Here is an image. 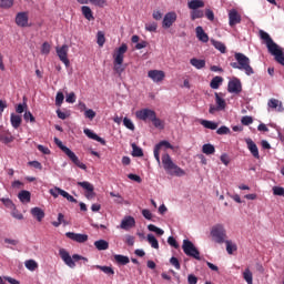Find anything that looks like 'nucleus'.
<instances>
[{
	"instance_id": "nucleus-1",
	"label": "nucleus",
	"mask_w": 284,
	"mask_h": 284,
	"mask_svg": "<svg viewBox=\"0 0 284 284\" xmlns=\"http://www.w3.org/2000/svg\"><path fill=\"white\" fill-rule=\"evenodd\" d=\"M234 57L236 62H231V68L234 70H242L247 77H252V74H254V68L250 64V58L243 53H235Z\"/></svg>"
},
{
	"instance_id": "nucleus-2",
	"label": "nucleus",
	"mask_w": 284,
	"mask_h": 284,
	"mask_svg": "<svg viewBox=\"0 0 284 284\" xmlns=\"http://www.w3.org/2000/svg\"><path fill=\"white\" fill-rule=\"evenodd\" d=\"M162 165L168 174L171 176H185V171L181 166L176 165L170 154L162 155Z\"/></svg>"
},
{
	"instance_id": "nucleus-3",
	"label": "nucleus",
	"mask_w": 284,
	"mask_h": 284,
	"mask_svg": "<svg viewBox=\"0 0 284 284\" xmlns=\"http://www.w3.org/2000/svg\"><path fill=\"white\" fill-rule=\"evenodd\" d=\"M54 143L62 152H64L68 159H70V161H72V163L77 165V168H80V170H88V166L83 164L81 160H79V156H77V154L72 150H70V148L63 145V142L59 140V138H54Z\"/></svg>"
},
{
	"instance_id": "nucleus-4",
	"label": "nucleus",
	"mask_w": 284,
	"mask_h": 284,
	"mask_svg": "<svg viewBox=\"0 0 284 284\" xmlns=\"http://www.w3.org/2000/svg\"><path fill=\"white\" fill-rule=\"evenodd\" d=\"M182 250L186 256H190L191 258H195V261H201V252L194 243L190 240H183Z\"/></svg>"
},
{
	"instance_id": "nucleus-5",
	"label": "nucleus",
	"mask_w": 284,
	"mask_h": 284,
	"mask_svg": "<svg viewBox=\"0 0 284 284\" xmlns=\"http://www.w3.org/2000/svg\"><path fill=\"white\" fill-rule=\"evenodd\" d=\"M59 254L62 261H64L65 265L71 268L77 267V263H74V261H88V258L79 254H73L72 256H70V253H68V251H65L64 248H61L59 251Z\"/></svg>"
},
{
	"instance_id": "nucleus-6",
	"label": "nucleus",
	"mask_w": 284,
	"mask_h": 284,
	"mask_svg": "<svg viewBox=\"0 0 284 284\" xmlns=\"http://www.w3.org/2000/svg\"><path fill=\"white\" fill-rule=\"evenodd\" d=\"M211 236L215 243H219L221 245L225 243V240L227 239V233L222 224H216L211 230Z\"/></svg>"
},
{
	"instance_id": "nucleus-7",
	"label": "nucleus",
	"mask_w": 284,
	"mask_h": 284,
	"mask_svg": "<svg viewBox=\"0 0 284 284\" xmlns=\"http://www.w3.org/2000/svg\"><path fill=\"white\" fill-rule=\"evenodd\" d=\"M161 148H165V150H174V146L169 141L163 140L160 143H158L154 146L153 154H154L155 161H158L159 164H161V155H160Z\"/></svg>"
},
{
	"instance_id": "nucleus-8",
	"label": "nucleus",
	"mask_w": 284,
	"mask_h": 284,
	"mask_svg": "<svg viewBox=\"0 0 284 284\" xmlns=\"http://www.w3.org/2000/svg\"><path fill=\"white\" fill-rule=\"evenodd\" d=\"M227 92L231 94H241V92H243V84H241V80L237 78L230 80L227 84Z\"/></svg>"
},
{
	"instance_id": "nucleus-9",
	"label": "nucleus",
	"mask_w": 284,
	"mask_h": 284,
	"mask_svg": "<svg viewBox=\"0 0 284 284\" xmlns=\"http://www.w3.org/2000/svg\"><path fill=\"white\" fill-rule=\"evenodd\" d=\"M55 52L60 61L64 63V65L68 68V65H70V60L68 59V52H69L68 44H63L62 47H57Z\"/></svg>"
},
{
	"instance_id": "nucleus-10",
	"label": "nucleus",
	"mask_w": 284,
	"mask_h": 284,
	"mask_svg": "<svg viewBox=\"0 0 284 284\" xmlns=\"http://www.w3.org/2000/svg\"><path fill=\"white\" fill-rule=\"evenodd\" d=\"M78 185L82 190H85L84 195L89 201H92V199H94V196H97V193H94V185H92V183L84 181V182H78Z\"/></svg>"
},
{
	"instance_id": "nucleus-11",
	"label": "nucleus",
	"mask_w": 284,
	"mask_h": 284,
	"mask_svg": "<svg viewBox=\"0 0 284 284\" xmlns=\"http://www.w3.org/2000/svg\"><path fill=\"white\" fill-rule=\"evenodd\" d=\"M155 114H156V111L154 110L141 109L140 111H136L135 116L140 119V121H152Z\"/></svg>"
},
{
	"instance_id": "nucleus-12",
	"label": "nucleus",
	"mask_w": 284,
	"mask_h": 284,
	"mask_svg": "<svg viewBox=\"0 0 284 284\" xmlns=\"http://www.w3.org/2000/svg\"><path fill=\"white\" fill-rule=\"evenodd\" d=\"M125 52H128V44L122 43L113 54V63H123V59L125 57Z\"/></svg>"
},
{
	"instance_id": "nucleus-13",
	"label": "nucleus",
	"mask_w": 284,
	"mask_h": 284,
	"mask_svg": "<svg viewBox=\"0 0 284 284\" xmlns=\"http://www.w3.org/2000/svg\"><path fill=\"white\" fill-rule=\"evenodd\" d=\"M243 21L241 13L236 9H231L229 11V26L234 28V26H239Z\"/></svg>"
},
{
	"instance_id": "nucleus-14",
	"label": "nucleus",
	"mask_w": 284,
	"mask_h": 284,
	"mask_svg": "<svg viewBox=\"0 0 284 284\" xmlns=\"http://www.w3.org/2000/svg\"><path fill=\"white\" fill-rule=\"evenodd\" d=\"M148 77L152 79L154 83H161V81L165 79V72L161 70H150Z\"/></svg>"
},
{
	"instance_id": "nucleus-15",
	"label": "nucleus",
	"mask_w": 284,
	"mask_h": 284,
	"mask_svg": "<svg viewBox=\"0 0 284 284\" xmlns=\"http://www.w3.org/2000/svg\"><path fill=\"white\" fill-rule=\"evenodd\" d=\"M176 22V12H168L162 21V28H172Z\"/></svg>"
},
{
	"instance_id": "nucleus-16",
	"label": "nucleus",
	"mask_w": 284,
	"mask_h": 284,
	"mask_svg": "<svg viewBox=\"0 0 284 284\" xmlns=\"http://www.w3.org/2000/svg\"><path fill=\"white\" fill-rule=\"evenodd\" d=\"M67 239L75 241V243H85L88 241V234L68 232L65 233Z\"/></svg>"
},
{
	"instance_id": "nucleus-17",
	"label": "nucleus",
	"mask_w": 284,
	"mask_h": 284,
	"mask_svg": "<svg viewBox=\"0 0 284 284\" xmlns=\"http://www.w3.org/2000/svg\"><path fill=\"white\" fill-rule=\"evenodd\" d=\"M245 143L252 156H254V159H261V155L258 154V146L256 145V143L250 138L245 140Z\"/></svg>"
},
{
	"instance_id": "nucleus-18",
	"label": "nucleus",
	"mask_w": 284,
	"mask_h": 284,
	"mask_svg": "<svg viewBox=\"0 0 284 284\" xmlns=\"http://www.w3.org/2000/svg\"><path fill=\"white\" fill-rule=\"evenodd\" d=\"M28 20H29L28 12H19L16 16V23L20 28H28Z\"/></svg>"
},
{
	"instance_id": "nucleus-19",
	"label": "nucleus",
	"mask_w": 284,
	"mask_h": 284,
	"mask_svg": "<svg viewBox=\"0 0 284 284\" xmlns=\"http://www.w3.org/2000/svg\"><path fill=\"white\" fill-rule=\"evenodd\" d=\"M136 225V221L132 216H126L122 220L120 227L122 230H130Z\"/></svg>"
},
{
	"instance_id": "nucleus-20",
	"label": "nucleus",
	"mask_w": 284,
	"mask_h": 284,
	"mask_svg": "<svg viewBox=\"0 0 284 284\" xmlns=\"http://www.w3.org/2000/svg\"><path fill=\"white\" fill-rule=\"evenodd\" d=\"M195 34L199 41H202V43H207V41H210V37L207 36V33H205V30H203V27H196Z\"/></svg>"
},
{
	"instance_id": "nucleus-21",
	"label": "nucleus",
	"mask_w": 284,
	"mask_h": 284,
	"mask_svg": "<svg viewBox=\"0 0 284 284\" xmlns=\"http://www.w3.org/2000/svg\"><path fill=\"white\" fill-rule=\"evenodd\" d=\"M31 214L33 219H37V221L39 223H41L43 221V219H45V212H43V210L41 207H33L31 209Z\"/></svg>"
},
{
	"instance_id": "nucleus-22",
	"label": "nucleus",
	"mask_w": 284,
	"mask_h": 284,
	"mask_svg": "<svg viewBox=\"0 0 284 284\" xmlns=\"http://www.w3.org/2000/svg\"><path fill=\"white\" fill-rule=\"evenodd\" d=\"M267 105L272 110H276V112H283V110H284L283 102H281L280 100H276V99H270L267 102Z\"/></svg>"
},
{
	"instance_id": "nucleus-23",
	"label": "nucleus",
	"mask_w": 284,
	"mask_h": 284,
	"mask_svg": "<svg viewBox=\"0 0 284 284\" xmlns=\"http://www.w3.org/2000/svg\"><path fill=\"white\" fill-rule=\"evenodd\" d=\"M84 134L92 139L93 141H98V143H101V145H105V140L103 138L99 136L97 133L92 132L90 129H84Z\"/></svg>"
},
{
	"instance_id": "nucleus-24",
	"label": "nucleus",
	"mask_w": 284,
	"mask_h": 284,
	"mask_svg": "<svg viewBox=\"0 0 284 284\" xmlns=\"http://www.w3.org/2000/svg\"><path fill=\"white\" fill-rule=\"evenodd\" d=\"M18 199L21 203H30L31 199H32V194L30 193V191L27 190H22L19 194H18Z\"/></svg>"
},
{
	"instance_id": "nucleus-25",
	"label": "nucleus",
	"mask_w": 284,
	"mask_h": 284,
	"mask_svg": "<svg viewBox=\"0 0 284 284\" xmlns=\"http://www.w3.org/2000/svg\"><path fill=\"white\" fill-rule=\"evenodd\" d=\"M10 121H11V125H12V128H14V130H19V128H21V123H22L21 115L11 113Z\"/></svg>"
},
{
	"instance_id": "nucleus-26",
	"label": "nucleus",
	"mask_w": 284,
	"mask_h": 284,
	"mask_svg": "<svg viewBox=\"0 0 284 284\" xmlns=\"http://www.w3.org/2000/svg\"><path fill=\"white\" fill-rule=\"evenodd\" d=\"M151 123H153V125H154V128H156V130H165V121L158 118L156 113L154 114L153 119L151 120Z\"/></svg>"
},
{
	"instance_id": "nucleus-27",
	"label": "nucleus",
	"mask_w": 284,
	"mask_h": 284,
	"mask_svg": "<svg viewBox=\"0 0 284 284\" xmlns=\"http://www.w3.org/2000/svg\"><path fill=\"white\" fill-rule=\"evenodd\" d=\"M94 246L97 250H99V252H103L110 248V243H108L105 240H98L94 242Z\"/></svg>"
},
{
	"instance_id": "nucleus-28",
	"label": "nucleus",
	"mask_w": 284,
	"mask_h": 284,
	"mask_svg": "<svg viewBox=\"0 0 284 284\" xmlns=\"http://www.w3.org/2000/svg\"><path fill=\"white\" fill-rule=\"evenodd\" d=\"M190 63L196 70H203V68H205V60L193 58L190 60Z\"/></svg>"
},
{
	"instance_id": "nucleus-29",
	"label": "nucleus",
	"mask_w": 284,
	"mask_h": 284,
	"mask_svg": "<svg viewBox=\"0 0 284 284\" xmlns=\"http://www.w3.org/2000/svg\"><path fill=\"white\" fill-rule=\"evenodd\" d=\"M81 10H82L83 17H84L88 21H94V16H93L92 9H90V7L83 6V7L81 8Z\"/></svg>"
},
{
	"instance_id": "nucleus-30",
	"label": "nucleus",
	"mask_w": 284,
	"mask_h": 284,
	"mask_svg": "<svg viewBox=\"0 0 284 284\" xmlns=\"http://www.w3.org/2000/svg\"><path fill=\"white\" fill-rule=\"evenodd\" d=\"M189 8L190 10H199V8H205V2H203V0H191Z\"/></svg>"
},
{
	"instance_id": "nucleus-31",
	"label": "nucleus",
	"mask_w": 284,
	"mask_h": 284,
	"mask_svg": "<svg viewBox=\"0 0 284 284\" xmlns=\"http://www.w3.org/2000/svg\"><path fill=\"white\" fill-rule=\"evenodd\" d=\"M24 267H27V270H29V272H34V271L39 270V263H37V261H34V260H27L24 262Z\"/></svg>"
},
{
	"instance_id": "nucleus-32",
	"label": "nucleus",
	"mask_w": 284,
	"mask_h": 284,
	"mask_svg": "<svg viewBox=\"0 0 284 284\" xmlns=\"http://www.w3.org/2000/svg\"><path fill=\"white\" fill-rule=\"evenodd\" d=\"M221 83H223V78L216 75L211 80L210 87L212 88V90H219V88H221Z\"/></svg>"
},
{
	"instance_id": "nucleus-33",
	"label": "nucleus",
	"mask_w": 284,
	"mask_h": 284,
	"mask_svg": "<svg viewBox=\"0 0 284 284\" xmlns=\"http://www.w3.org/2000/svg\"><path fill=\"white\" fill-rule=\"evenodd\" d=\"M215 103L217 105V110H225V108L227 106L225 99L221 98L219 93H215Z\"/></svg>"
},
{
	"instance_id": "nucleus-34",
	"label": "nucleus",
	"mask_w": 284,
	"mask_h": 284,
	"mask_svg": "<svg viewBox=\"0 0 284 284\" xmlns=\"http://www.w3.org/2000/svg\"><path fill=\"white\" fill-rule=\"evenodd\" d=\"M114 261L118 263V265H128V263H130V257L118 254L114 255Z\"/></svg>"
},
{
	"instance_id": "nucleus-35",
	"label": "nucleus",
	"mask_w": 284,
	"mask_h": 284,
	"mask_svg": "<svg viewBox=\"0 0 284 284\" xmlns=\"http://www.w3.org/2000/svg\"><path fill=\"white\" fill-rule=\"evenodd\" d=\"M201 125H203V128H206V130H216L219 128V124L210 120H202Z\"/></svg>"
},
{
	"instance_id": "nucleus-36",
	"label": "nucleus",
	"mask_w": 284,
	"mask_h": 284,
	"mask_svg": "<svg viewBox=\"0 0 284 284\" xmlns=\"http://www.w3.org/2000/svg\"><path fill=\"white\" fill-rule=\"evenodd\" d=\"M146 240L148 243L151 244V247H153V250H159V240H156L153 234H148Z\"/></svg>"
},
{
	"instance_id": "nucleus-37",
	"label": "nucleus",
	"mask_w": 284,
	"mask_h": 284,
	"mask_svg": "<svg viewBox=\"0 0 284 284\" xmlns=\"http://www.w3.org/2000/svg\"><path fill=\"white\" fill-rule=\"evenodd\" d=\"M148 230L149 232H154L155 234H158V236H163L165 234V231H163V229H160L154 224H149Z\"/></svg>"
},
{
	"instance_id": "nucleus-38",
	"label": "nucleus",
	"mask_w": 284,
	"mask_h": 284,
	"mask_svg": "<svg viewBox=\"0 0 284 284\" xmlns=\"http://www.w3.org/2000/svg\"><path fill=\"white\" fill-rule=\"evenodd\" d=\"M1 203L7 206L9 210H17V206L14 205V202L8 197H1L0 199Z\"/></svg>"
},
{
	"instance_id": "nucleus-39",
	"label": "nucleus",
	"mask_w": 284,
	"mask_h": 284,
	"mask_svg": "<svg viewBox=\"0 0 284 284\" xmlns=\"http://www.w3.org/2000/svg\"><path fill=\"white\" fill-rule=\"evenodd\" d=\"M204 14L203 10L194 9L191 11V20L196 21V19H203Z\"/></svg>"
},
{
	"instance_id": "nucleus-40",
	"label": "nucleus",
	"mask_w": 284,
	"mask_h": 284,
	"mask_svg": "<svg viewBox=\"0 0 284 284\" xmlns=\"http://www.w3.org/2000/svg\"><path fill=\"white\" fill-rule=\"evenodd\" d=\"M225 244H226L227 254H234V252H236V250H239L236 244L232 243V241H230V240H226Z\"/></svg>"
},
{
	"instance_id": "nucleus-41",
	"label": "nucleus",
	"mask_w": 284,
	"mask_h": 284,
	"mask_svg": "<svg viewBox=\"0 0 284 284\" xmlns=\"http://www.w3.org/2000/svg\"><path fill=\"white\" fill-rule=\"evenodd\" d=\"M95 268L97 270H101V272H103L108 276H114V270L112 267H110V266L97 265Z\"/></svg>"
},
{
	"instance_id": "nucleus-42",
	"label": "nucleus",
	"mask_w": 284,
	"mask_h": 284,
	"mask_svg": "<svg viewBox=\"0 0 284 284\" xmlns=\"http://www.w3.org/2000/svg\"><path fill=\"white\" fill-rule=\"evenodd\" d=\"M202 152L203 154L210 155V154H214V152H216V149L212 144H204L202 146Z\"/></svg>"
},
{
	"instance_id": "nucleus-43",
	"label": "nucleus",
	"mask_w": 284,
	"mask_h": 284,
	"mask_svg": "<svg viewBox=\"0 0 284 284\" xmlns=\"http://www.w3.org/2000/svg\"><path fill=\"white\" fill-rule=\"evenodd\" d=\"M0 141L1 143H4V145H8V143L14 141V136H12V134H0Z\"/></svg>"
},
{
	"instance_id": "nucleus-44",
	"label": "nucleus",
	"mask_w": 284,
	"mask_h": 284,
	"mask_svg": "<svg viewBox=\"0 0 284 284\" xmlns=\"http://www.w3.org/2000/svg\"><path fill=\"white\" fill-rule=\"evenodd\" d=\"M213 45L216 50H219L222 54H225L227 52V48L225 44L221 41H213Z\"/></svg>"
},
{
	"instance_id": "nucleus-45",
	"label": "nucleus",
	"mask_w": 284,
	"mask_h": 284,
	"mask_svg": "<svg viewBox=\"0 0 284 284\" xmlns=\"http://www.w3.org/2000/svg\"><path fill=\"white\" fill-rule=\"evenodd\" d=\"M14 6V0H0V8L3 10H10Z\"/></svg>"
},
{
	"instance_id": "nucleus-46",
	"label": "nucleus",
	"mask_w": 284,
	"mask_h": 284,
	"mask_svg": "<svg viewBox=\"0 0 284 284\" xmlns=\"http://www.w3.org/2000/svg\"><path fill=\"white\" fill-rule=\"evenodd\" d=\"M132 146V156H143V149L139 148L135 143L131 144Z\"/></svg>"
},
{
	"instance_id": "nucleus-47",
	"label": "nucleus",
	"mask_w": 284,
	"mask_h": 284,
	"mask_svg": "<svg viewBox=\"0 0 284 284\" xmlns=\"http://www.w3.org/2000/svg\"><path fill=\"white\" fill-rule=\"evenodd\" d=\"M113 70L114 72H116V74H119V77H121V74H123V72H125V67H123V63H116L113 62Z\"/></svg>"
},
{
	"instance_id": "nucleus-48",
	"label": "nucleus",
	"mask_w": 284,
	"mask_h": 284,
	"mask_svg": "<svg viewBox=\"0 0 284 284\" xmlns=\"http://www.w3.org/2000/svg\"><path fill=\"white\" fill-rule=\"evenodd\" d=\"M243 278L246 281L247 284H253V275L250 268H246L243 273Z\"/></svg>"
},
{
	"instance_id": "nucleus-49",
	"label": "nucleus",
	"mask_w": 284,
	"mask_h": 284,
	"mask_svg": "<svg viewBox=\"0 0 284 284\" xmlns=\"http://www.w3.org/2000/svg\"><path fill=\"white\" fill-rule=\"evenodd\" d=\"M97 43L98 45H100V48H103V45L105 44V33H103L102 31H99L97 34Z\"/></svg>"
},
{
	"instance_id": "nucleus-50",
	"label": "nucleus",
	"mask_w": 284,
	"mask_h": 284,
	"mask_svg": "<svg viewBox=\"0 0 284 284\" xmlns=\"http://www.w3.org/2000/svg\"><path fill=\"white\" fill-rule=\"evenodd\" d=\"M123 125L124 128H126L128 130H131L132 132H134L135 130L134 123L129 118L123 119Z\"/></svg>"
},
{
	"instance_id": "nucleus-51",
	"label": "nucleus",
	"mask_w": 284,
	"mask_h": 284,
	"mask_svg": "<svg viewBox=\"0 0 284 284\" xmlns=\"http://www.w3.org/2000/svg\"><path fill=\"white\" fill-rule=\"evenodd\" d=\"M52 47L50 45L49 42H43L41 47V54H50V50Z\"/></svg>"
},
{
	"instance_id": "nucleus-52",
	"label": "nucleus",
	"mask_w": 284,
	"mask_h": 284,
	"mask_svg": "<svg viewBox=\"0 0 284 284\" xmlns=\"http://www.w3.org/2000/svg\"><path fill=\"white\" fill-rule=\"evenodd\" d=\"M242 125H252L254 123V119L250 115H245L241 120Z\"/></svg>"
},
{
	"instance_id": "nucleus-53",
	"label": "nucleus",
	"mask_w": 284,
	"mask_h": 284,
	"mask_svg": "<svg viewBox=\"0 0 284 284\" xmlns=\"http://www.w3.org/2000/svg\"><path fill=\"white\" fill-rule=\"evenodd\" d=\"M274 196H284V187L282 186H274L273 187Z\"/></svg>"
},
{
	"instance_id": "nucleus-54",
	"label": "nucleus",
	"mask_w": 284,
	"mask_h": 284,
	"mask_svg": "<svg viewBox=\"0 0 284 284\" xmlns=\"http://www.w3.org/2000/svg\"><path fill=\"white\" fill-rule=\"evenodd\" d=\"M64 99L65 97L63 95V92H58L55 97V105H62Z\"/></svg>"
},
{
	"instance_id": "nucleus-55",
	"label": "nucleus",
	"mask_w": 284,
	"mask_h": 284,
	"mask_svg": "<svg viewBox=\"0 0 284 284\" xmlns=\"http://www.w3.org/2000/svg\"><path fill=\"white\" fill-rule=\"evenodd\" d=\"M84 116L85 119H90V121H92L94 116H97V112H94L92 109H89L84 112Z\"/></svg>"
},
{
	"instance_id": "nucleus-56",
	"label": "nucleus",
	"mask_w": 284,
	"mask_h": 284,
	"mask_svg": "<svg viewBox=\"0 0 284 284\" xmlns=\"http://www.w3.org/2000/svg\"><path fill=\"white\" fill-rule=\"evenodd\" d=\"M168 243L169 245H171V247L179 250V242H176V239H174V236H169Z\"/></svg>"
},
{
	"instance_id": "nucleus-57",
	"label": "nucleus",
	"mask_w": 284,
	"mask_h": 284,
	"mask_svg": "<svg viewBox=\"0 0 284 284\" xmlns=\"http://www.w3.org/2000/svg\"><path fill=\"white\" fill-rule=\"evenodd\" d=\"M170 263L175 267V270H181V262H179V258L173 256L170 258Z\"/></svg>"
},
{
	"instance_id": "nucleus-58",
	"label": "nucleus",
	"mask_w": 284,
	"mask_h": 284,
	"mask_svg": "<svg viewBox=\"0 0 284 284\" xmlns=\"http://www.w3.org/2000/svg\"><path fill=\"white\" fill-rule=\"evenodd\" d=\"M24 121H30V123H34L36 119L34 115H32V112L27 111L23 115Z\"/></svg>"
},
{
	"instance_id": "nucleus-59",
	"label": "nucleus",
	"mask_w": 284,
	"mask_h": 284,
	"mask_svg": "<svg viewBox=\"0 0 284 284\" xmlns=\"http://www.w3.org/2000/svg\"><path fill=\"white\" fill-rule=\"evenodd\" d=\"M63 219H65L63 213H59L58 214V221L57 222H52L53 227H59V225H61V223H63Z\"/></svg>"
},
{
	"instance_id": "nucleus-60",
	"label": "nucleus",
	"mask_w": 284,
	"mask_h": 284,
	"mask_svg": "<svg viewBox=\"0 0 284 284\" xmlns=\"http://www.w3.org/2000/svg\"><path fill=\"white\" fill-rule=\"evenodd\" d=\"M92 6H97L98 8H103L105 6L106 0H89Z\"/></svg>"
},
{
	"instance_id": "nucleus-61",
	"label": "nucleus",
	"mask_w": 284,
	"mask_h": 284,
	"mask_svg": "<svg viewBox=\"0 0 284 284\" xmlns=\"http://www.w3.org/2000/svg\"><path fill=\"white\" fill-rule=\"evenodd\" d=\"M156 28L158 26L155 22L145 24V30H148V32H156Z\"/></svg>"
},
{
	"instance_id": "nucleus-62",
	"label": "nucleus",
	"mask_w": 284,
	"mask_h": 284,
	"mask_svg": "<svg viewBox=\"0 0 284 284\" xmlns=\"http://www.w3.org/2000/svg\"><path fill=\"white\" fill-rule=\"evenodd\" d=\"M67 103H75L77 101V95L74 94V92H71L67 95L65 99Z\"/></svg>"
},
{
	"instance_id": "nucleus-63",
	"label": "nucleus",
	"mask_w": 284,
	"mask_h": 284,
	"mask_svg": "<svg viewBox=\"0 0 284 284\" xmlns=\"http://www.w3.org/2000/svg\"><path fill=\"white\" fill-rule=\"evenodd\" d=\"M187 283L189 284H196V283H199V277H196V275H194V274H189Z\"/></svg>"
},
{
	"instance_id": "nucleus-64",
	"label": "nucleus",
	"mask_w": 284,
	"mask_h": 284,
	"mask_svg": "<svg viewBox=\"0 0 284 284\" xmlns=\"http://www.w3.org/2000/svg\"><path fill=\"white\" fill-rule=\"evenodd\" d=\"M216 134H220V135L230 134V128L221 126V128L217 129Z\"/></svg>"
}]
</instances>
